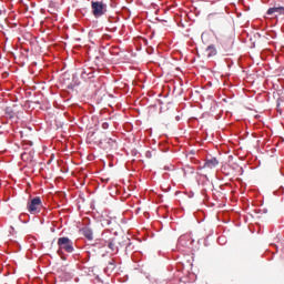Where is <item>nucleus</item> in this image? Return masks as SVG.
<instances>
[{"label": "nucleus", "mask_w": 284, "mask_h": 284, "mask_svg": "<svg viewBox=\"0 0 284 284\" xmlns=\"http://www.w3.org/2000/svg\"><path fill=\"white\" fill-rule=\"evenodd\" d=\"M99 145L103 148V150H116L119 148V143L114 138H103L99 140Z\"/></svg>", "instance_id": "20e7f679"}, {"label": "nucleus", "mask_w": 284, "mask_h": 284, "mask_svg": "<svg viewBox=\"0 0 284 284\" xmlns=\"http://www.w3.org/2000/svg\"><path fill=\"white\" fill-rule=\"evenodd\" d=\"M43 207V202L40 196H34L27 203V210L30 214H39Z\"/></svg>", "instance_id": "f03ea898"}, {"label": "nucleus", "mask_w": 284, "mask_h": 284, "mask_svg": "<svg viewBox=\"0 0 284 284\" xmlns=\"http://www.w3.org/2000/svg\"><path fill=\"white\" fill-rule=\"evenodd\" d=\"M282 175L284 176V173H282Z\"/></svg>", "instance_id": "473e14b6"}, {"label": "nucleus", "mask_w": 284, "mask_h": 284, "mask_svg": "<svg viewBox=\"0 0 284 284\" xmlns=\"http://www.w3.org/2000/svg\"><path fill=\"white\" fill-rule=\"evenodd\" d=\"M110 239H116V235L112 234V231L106 230L102 233V239L95 242V247H106Z\"/></svg>", "instance_id": "39448f33"}, {"label": "nucleus", "mask_w": 284, "mask_h": 284, "mask_svg": "<svg viewBox=\"0 0 284 284\" xmlns=\"http://www.w3.org/2000/svg\"><path fill=\"white\" fill-rule=\"evenodd\" d=\"M178 245L181 247H192L194 245V239H192L191 234L181 235L178 240Z\"/></svg>", "instance_id": "423d86ee"}, {"label": "nucleus", "mask_w": 284, "mask_h": 284, "mask_svg": "<svg viewBox=\"0 0 284 284\" xmlns=\"http://www.w3.org/2000/svg\"><path fill=\"white\" fill-rule=\"evenodd\" d=\"M13 245L16 247L14 252H21V244H19L18 242H14Z\"/></svg>", "instance_id": "6ab92c4d"}, {"label": "nucleus", "mask_w": 284, "mask_h": 284, "mask_svg": "<svg viewBox=\"0 0 284 284\" xmlns=\"http://www.w3.org/2000/svg\"><path fill=\"white\" fill-rule=\"evenodd\" d=\"M80 77L82 81H90V79H94V70L92 68L82 69Z\"/></svg>", "instance_id": "0eeeda50"}, {"label": "nucleus", "mask_w": 284, "mask_h": 284, "mask_svg": "<svg viewBox=\"0 0 284 284\" xmlns=\"http://www.w3.org/2000/svg\"><path fill=\"white\" fill-rule=\"evenodd\" d=\"M175 121H181L180 115H176V116H175Z\"/></svg>", "instance_id": "b1692460"}, {"label": "nucleus", "mask_w": 284, "mask_h": 284, "mask_svg": "<svg viewBox=\"0 0 284 284\" xmlns=\"http://www.w3.org/2000/svg\"><path fill=\"white\" fill-rule=\"evenodd\" d=\"M125 12H126V14H129V17H130V14H131L130 9L125 8Z\"/></svg>", "instance_id": "4be33fe9"}, {"label": "nucleus", "mask_w": 284, "mask_h": 284, "mask_svg": "<svg viewBox=\"0 0 284 284\" xmlns=\"http://www.w3.org/2000/svg\"><path fill=\"white\" fill-rule=\"evenodd\" d=\"M113 32H116V27L113 28Z\"/></svg>", "instance_id": "7c9ffc66"}, {"label": "nucleus", "mask_w": 284, "mask_h": 284, "mask_svg": "<svg viewBox=\"0 0 284 284\" xmlns=\"http://www.w3.org/2000/svg\"><path fill=\"white\" fill-rule=\"evenodd\" d=\"M19 220H20L22 223H30V215L27 214V213H22V214H20Z\"/></svg>", "instance_id": "dca6fc26"}, {"label": "nucleus", "mask_w": 284, "mask_h": 284, "mask_svg": "<svg viewBox=\"0 0 284 284\" xmlns=\"http://www.w3.org/2000/svg\"><path fill=\"white\" fill-rule=\"evenodd\" d=\"M209 17H214V13H210Z\"/></svg>", "instance_id": "c756f323"}, {"label": "nucleus", "mask_w": 284, "mask_h": 284, "mask_svg": "<svg viewBox=\"0 0 284 284\" xmlns=\"http://www.w3.org/2000/svg\"><path fill=\"white\" fill-rule=\"evenodd\" d=\"M134 250V244L132 242H129L125 246V252H132Z\"/></svg>", "instance_id": "f3484780"}, {"label": "nucleus", "mask_w": 284, "mask_h": 284, "mask_svg": "<svg viewBox=\"0 0 284 284\" xmlns=\"http://www.w3.org/2000/svg\"><path fill=\"white\" fill-rule=\"evenodd\" d=\"M216 165H219V159L211 156V158H206L203 168H207L209 170H214Z\"/></svg>", "instance_id": "1a4fd4ad"}, {"label": "nucleus", "mask_w": 284, "mask_h": 284, "mask_svg": "<svg viewBox=\"0 0 284 284\" xmlns=\"http://www.w3.org/2000/svg\"><path fill=\"white\" fill-rule=\"evenodd\" d=\"M100 223H101L102 227H110V225H112V223H113V220H112V217H102L100 220Z\"/></svg>", "instance_id": "4468645a"}, {"label": "nucleus", "mask_w": 284, "mask_h": 284, "mask_svg": "<svg viewBox=\"0 0 284 284\" xmlns=\"http://www.w3.org/2000/svg\"><path fill=\"white\" fill-rule=\"evenodd\" d=\"M110 128V123L103 122L102 123V130H108Z\"/></svg>", "instance_id": "aec40b11"}, {"label": "nucleus", "mask_w": 284, "mask_h": 284, "mask_svg": "<svg viewBox=\"0 0 284 284\" xmlns=\"http://www.w3.org/2000/svg\"><path fill=\"white\" fill-rule=\"evenodd\" d=\"M284 14V7H273L270 8L266 12V14H268V17H272V14Z\"/></svg>", "instance_id": "f8f14e48"}, {"label": "nucleus", "mask_w": 284, "mask_h": 284, "mask_svg": "<svg viewBox=\"0 0 284 284\" xmlns=\"http://www.w3.org/2000/svg\"><path fill=\"white\" fill-rule=\"evenodd\" d=\"M27 153H22L21 156H26Z\"/></svg>", "instance_id": "2f4dec72"}, {"label": "nucleus", "mask_w": 284, "mask_h": 284, "mask_svg": "<svg viewBox=\"0 0 284 284\" xmlns=\"http://www.w3.org/2000/svg\"><path fill=\"white\" fill-rule=\"evenodd\" d=\"M207 190L203 189L202 194H206Z\"/></svg>", "instance_id": "bb28decb"}, {"label": "nucleus", "mask_w": 284, "mask_h": 284, "mask_svg": "<svg viewBox=\"0 0 284 284\" xmlns=\"http://www.w3.org/2000/svg\"><path fill=\"white\" fill-rule=\"evenodd\" d=\"M6 116H7V119L12 120V119H14L17 116V113H14V110H12V108L7 106V109H6Z\"/></svg>", "instance_id": "2eb2a0df"}, {"label": "nucleus", "mask_w": 284, "mask_h": 284, "mask_svg": "<svg viewBox=\"0 0 284 284\" xmlns=\"http://www.w3.org/2000/svg\"><path fill=\"white\" fill-rule=\"evenodd\" d=\"M282 175L284 176V173H282Z\"/></svg>", "instance_id": "72a5a7b5"}, {"label": "nucleus", "mask_w": 284, "mask_h": 284, "mask_svg": "<svg viewBox=\"0 0 284 284\" xmlns=\"http://www.w3.org/2000/svg\"><path fill=\"white\" fill-rule=\"evenodd\" d=\"M116 270V260L114 257H110L106 267H104V274H112Z\"/></svg>", "instance_id": "6e6552de"}, {"label": "nucleus", "mask_w": 284, "mask_h": 284, "mask_svg": "<svg viewBox=\"0 0 284 284\" xmlns=\"http://www.w3.org/2000/svg\"><path fill=\"white\" fill-rule=\"evenodd\" d=\"M280 192H281V194H284V187L283 186L280 187Z\"/></svg>", "instance_id": "5701e85b"}, {"label": "nucleus", "mask_w": 284, "mask_h": 284, "mask_svg": "<svg viewBox=\"0 0 284 284\" xmlns=\"http://www.w3.org/2000/svg\"><path fill=\"white\" fill-rule=\"evenodd\" d=\"M221 241H223V237H219V243H221Z\"/></svg>", "instance_id": "cd10ccee"}, {"label": "nucleus", "mask_w": 284, "mask_h": 284, "mask_svg": "<svg viewBox=\"0 0 284 284\" xmlns=\"http://www.w3.org/2000/svg\"><path fill=\"white\" fill-rule=\"evenodd\" d=\"M58 245L60 250H64L68 254H72V252H74V242H72L70 237H59Z\"/></svg>", "instance_id": "7ed1b4c3"}, {"label": "nucleus", "mask_w": 284, "mask_h": 284, "mask_svg": "<svg viewBox=\"0 0 284 284\" xmlns=\"http://www.w3.org/2000/svg\"><path fill=\"white\" fill-rule=\"evenodd\" d=\"M132 155H133V156H136V150H133V151H132Z\"/></svg>", "instance_id": "393cba45"}, {"label": "nucleus", "mask_w": 284, "mask_h": 284, "mask_svg": "<svg viewBox=\"0 0 284 284\" xmlns=\"http://www.w3.org/2000/svg\"><path fill=\"white\" fill-rule=\"evenodd\" d=\"M106 246L111 252H118L119 247H116V237L110 239L109 242H106Z\"/></svg>", "instance_id": "ddd939ff"}, {"label": "nucleus", "mask_w": 284, "mask_h": 284, "mask_svg": "<svg viewBox=\"0 0 284 284\" xmlns=\"http://www.w3.org/2000/svg\"><path fill=\"white\" fill-rule=\"evenodd\" d=\"M82 234L87 239V241H94V232H92V229H90V226H84L82 229Z\"/></svg>", "instance_id": "9d476101"}, {"label": "nucleus", "mask_w": 284, "mask_h": 284, "mask_svg": "<svg viewBox=\"0 0 284 284\" xmlns=\"http://www.w3.org/2000/svg\"><path fill=\"white\" fill-rule=\"evenodd\" d=\"M109 23H119V18L109 17Z\"/></svg>", "instance_id": "a211bd4d"}, {"label": "nucleus", "mask_w": 284, "mask_h": 284, "mask_svg": "<svg viewBox=\"0 0 284 284\" xmlns=\"http://www.w3.org/2000/svg\"><path fill=\"white\" fill-rule=\"evenodd\" d=\"M29 145H30V146H32V145H33L32 141H30V142H29Z\"/></svg>", "instance_id": "c85d7f7f"}, {"label": "nucleus", "mask_w": 284, "mask_h": 284, "mask_svg": "<svg viewBox=\"0 0 284 284\" xmlns=\"http://www.w3.org/2000/svg\"><path fill=\"white\" fill-rule=\"evenodd\" d=\"M145 156L146 159H152V151H146Z\"/></svg>", "instance_id": "412c9836"}, {"label": "nucleus", "mask_w": 284, "mask_h": 284, "mask_svg": "<svg viewBox=\"0 0 284 284\" xmlns=\"http://www.w3.org/2000/svg\"><path fill=\"white\" fill-rule=\"evenodd\" d=\"M205 52H206V57L209 59H212V57H216L217 54V50H216V47L214 44H210L206 49H205Z\"/></svg>", "instance_id": "9b49d317"}, {"label": "nucleus", "mask_w": 284, "mask_h": 284, "mask_svg": "<svg viewBox=\"0 0 284 284\" xmlns=\"http://www.w3.org/2000/svg\"><path fill=\"white\" fill-rule=\"evenodd\" d=\"M273 247H275V248H276V252H278V245L273 244Z\"/></svg>", "instance_id": "a878e982"}, {"label": "nucleus", "mask_w": 284, "mask_h": 284, "mask_svg": "<svg viewBox=\"0 0 284 284\" xmlns=\"http://www.w3.org/2000/svg\"><path fill=\"white\" fill-rule=\"evenodd\" d=\"M92 14L95 19H101L105 12H108V4L103 1H92L91 2Z\"/></svg>", "instance_id": "f257e3e1"}]
</instances>
